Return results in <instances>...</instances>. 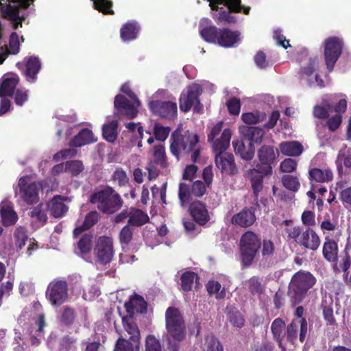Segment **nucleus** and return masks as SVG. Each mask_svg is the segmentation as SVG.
<instances>
[{
	"instance_id": "1",
	"label": "nucleus",
	"mask_w": 351,
	"mask_h": 351,
	"mask_svg": "<svg viewBox=\"0 0 351 351\" xmlns=\"http://www.w3.org/2000/svg\"><path fill=\"white\" fill-rule=\"evenodd\" d=\"M232 133L230 130L223 131L221 136L213 145L215 152V165L223 173L234 175L237 173L233 155L226 152L230 145Z\"/></svg>"
},
{
	"instance_id": "2",
	"label": "nucleus",
	"mask_w": 351,
	"mask_h": 351,
	"mask_svg": "<svg viewBox=\"0 0 351 351\" xmlns=\"http://www.w3.org/2000/svg\"><path fill=\"white\" fill-rule=\"evenodd\" d=\"M171 141L170 150L177 159L182 154H186L193 152L191 159L196 162L199 156V149L197 147L199 138L196 134L189 131L181 133L176 130L171 136Z\"/></svg>"
},
{
	"instance_id": "3",
	"label": "nucleus",
	"mask_w": 351,
	"mask_h": 351,
	"mask_svg": "<svg viewBox=\"0 0 351 351\" xmlns=\"http://www.w3.org/2000/svg\"><path fill=\"white\" fill-rule=\"evenodd\" d=\"M315 282V278L308 271L295 273L291 280L287 292L291 304L295 306L300 304Z\"/></svg>"
},
{
	"instance_id": "4",
	"label": "nucleus",
	"mask_w": 351,
	"mask_h": 351,
	"mask_svg": "<svg viewBox=\"0 0 351 351\" xmlns=\"http://www.w3.org/2000/svg\"><path fill=\"white\" fill-rule=\"evenodd\" d=\"M92 204H97V208L107 214H113L123 206L120 195L111 187H106L90 196Z\"/></svg>"
},
{
	"instance_id": "5",
	"label": "nucleus",
	"mask_w": 351,
	"mask_h": 351,
	"mask_svg": "<svg viewBox=\"0 0 351 351\" xmlns=\"http://www.w3.org/2000/svg\"><path fill=\"white\" fill-rule=\"evenodd\" d=\"M34 0H12L9 4L0 2L1 10L8 19L14 29L22 27V22L26 18V10Z\"/></svg>"
},
{
	"instance_id": "6",
	"label": "nucleus",
	"mask_w": 351,
	"mask_h": 351,
	"mask_svg": "<svg viewBox=\"0 0 351 351\" xmlns=\"http://www.w3.org/2000/svg\"><path fill=\"white\" fill-rule=\"evenodd\" d=\"M239 245L241 263L249 267L261 247V239L254 232L247 231L241 236Z\"/></svg>"
},
{
	"instance_id": "7",
	"label": "nucleus",
	"mask_w": 351,
	"mask_h": 351,
	"mask_svg": "<svg viewBox=\"0 0 351 351\" xmlns=\"http://www.w3.org/2000/svg\"><path fill=\"white\" fill-rule=\"evenodd\" d=\"M121 90L128 95L131 100L123 95H118L114 98V108L120 114L125 115L129 119L134 118L138 114L137 108L140 106V101L128 84H123Z\"/></svg>"
},
{
	"instance_id": "8",
	"label": "nucleus",
	"mask_w": 351,
	"mask_h": 351,
	"mask_svg": "<svg viewBox=\"0 0 351 351\" xmlns=\"http://www.w3.org/2000/svg\"><path fill=\"white\" fill-rule=\"evenodd\" d=\"M166 329L168 336L176 341H182L186 336L183 317L177 308L169 307L165 313Z\"/></svg>"
},
{
	"instance_id": "9",
	"label": "nucleus",
	"mask_w": 351,
	"mask_h": 351,
	"mask_svg": "<svg viewBox=\"0 0 351 351\" xmlns=\"http://www.w3.org/2000/svg\"><path fill=\"white\" fill-rule=\"evenodd\" d=\"M18 187L19 191L16 193L27 204L32 205L38 202V192L41 189L40 183L32 182L28 177H23L19 180Z\"/></svg>"
},
{
	"instance_id": "10",
	"label": "nucleus",
	"mask_w": 351,
	"mask_h": 351,
	"mask_svg": "<svg viewBox=\"0 0 351 351\" xmlns=\"http://www.w3.org/2000/svg\"><path fill=\"white\" fill-rule=\"evenodd\" d=\"M210 5L213 10L217 9V5L223 4L228 6V10H221L219 12L217 20L218 22H226L227 23H237V18L232 15L231 12H241V0H209Z\"/></svg>"
},
{
	"instance_id": "11",
	"label": "nucleus",
	"mask_w": 351,
	"mask_h": 351,
	"mask_svg": "<svg viewBox=\"0 0 351 351\" xmlns=\"http://www.w3.org/2000/svg\"><path fill=\"white\" fill-rule=\"evenodd\" d=\"M202 92L199 85L194 84L187 88L186 93H182L180 98V108L183 112H188L192 106L194 111L199 112L201 106L199 96Z\"/></svg>"
},
{
	"instance_id": "12",
	"label": "nucleus",
	"mask_w": 351,
	"mask_h": 351,
	"mask_svg": "<svg viewBox=\"0 0 351 351\" xmlns=\"http://www.w3.org/2000/svg\"><path fill=\"white\" fill-rule=\"evenodd\" d=\"M343 43L337 37H330L324 41V58L327 69L332 71L342 53Z\"/></svg>"
},
{
	"instance_id": "13",
	"label": "nucleus",
	"mask_w": 351,
	"mask_h": 351,
	"mask_svg": "<svg viewBox=\"0 0 351 351\" xmlns=\"http://www.w3.org/2000/svg\"><path fill=\"white\" fill-rule=\"evenodd\" d=\"M68 295V285L64 280H53L48 285L46 297L53 306L64 302Z\"/></svg>"
},
{
	"instance_id": "14",
	"label": "nucleus",
	"mask_w": 351,
	"mask_h": 351,
	"mask_svg": "<svg viewBox=\"0 0 351 351\" xmlns=\"http://www.w3.org/2000/svg\"><path fill=\"white\" fill-rule=\"evenodd\" d=\"M257 155L262 165H257L256 168L262 170L263 174H271L272 165L278 156V149L273 146L263 145L258 149Z\"/></svg>"
},
{
	"instance_id": "15",
	"label": "nucleus",
	"mask_w": 351,
	"mask_h": 351,
	"mask_svg": "<svg viewBox=\"0 0 351 351\" xmlns=\"http://www.w3.org/2000/svg\"><path fill=\"white\" fill-rule=\"evenodd\" d=\"M95 252L97 261L102 264L109 263L112 258L114 250L112 239L108 237H101L98 239Z\"/></svg>"
},
{
	"instance_id": "16",
	"label": "nucleus",
	"mask_w": 351,
	"mask_h": 351,
	"mask_svg": "<svg viewBox=\"0 0 351 351\" xmlns=\"http://www.w3.org/2000/svg\"><path fill=\"white\" fill-rule=\"evenodd\" d=\"M150 110L162 118L173 119L177 115V104L171 101L154 100L149 102Z\"/></svg>"
},
{
	"instance_id": "17",
	"label": "nucleus",
	"mask_w": 351,
	"mask_h": 351,
	"mask_svg": "<svg viewBox=\"0 0 351 351\" xmlns=\"http://www.w3.org/2000/svg\"><path fill=\"white\" fill-rule=\"evenodd\" d=\"M298 331L300 332V340L303 342L307 333V322L305 319H295L287 326V339L293 343L298 337Z\"/></svg>"
},
{
	"instance_id": "18",
	"label": "nucleus",
	"mask_w": 351,
	"mask_h": 351,
	"mask_svg": "<svg viewBox=\"0 0 351 351\" xmlns=\"http://www.w3.org/2000/svg\"><path fill=\"white\" fill-rule=\"evenodd\" d=\"M70 201L69 197L56 195L47 203V207L53 217L56 218L62 217L69 209L65 202H69Z\"/></svg>"
},
{
	"instance_id": "19",
	"label": "nucleus",
	"mask_w": 351,
	"mask_h": 351,
	"mask_svg": "<svg viewBox=\"0 0 351 351\" xmlns=\"http://www.w3.org/2000/svg\"><path fill=\"white\" fill-rule=\"evenodd\" d=\"M298 243L307 249L316 250L320 245V240L315 231L308 228L302 232Z\"/></svg>"
},
{
	"instance_id": "20",
	"label": "nucleus",
	"mask_w": 351,
	"mask_h": 351,
	"mask_svg": "<svg viewBox=\"0 0 351 351\" xmlns=\"http://www.w3.org/2000/svg\"><path fill=\"white\" fill-rule=\"evenodd\" d=\"M256 221L254 212L252 209L244 208L234 215L232 219V223L242 228L251 226Z\"/></svg>"
},
{
	"instance_id": "21",
	"label": "nucleus",
	"mask_w": 351,
	"mask_h": 351,
	"mask_svg": "<svg viewBox=\"0 0 351 351\" xmlns=\"http://www.w3.org/2000/svg\"><path fill=\"white\" fill-rule=\"evenodd\" d=\"M191 214L199 224L204 225L209 220V215L205 204L199 201L193 202L190 206Z\"/></svg>"
},
{
	"instance_id": "22",
	"label": "nucleus",
	"mask_w": 351,
	"mask_h": 351,
	"mask_svg": "<svg viewBox=\"0 0 351 351\" xmlns=\"http://www.w3.org/2000/svg\"><path fill=\"white\" fill-rule=\"evenodd\" d=\"M239 131L245 138L250 141V147H252L253 143H261L264 134V132L261 128L248 125L241 126Z\"/></svg>"
},
{
	"instance_id": "23",
	"label": "nucleus",
	"mask_w": 351,
	"mask_h": 351,
	"mask_svg": "<svg viewBox=\"0 0 351 351\" xmlns=\"http://www.w3.org/2000/svg\"><path fill=\"white\" fill-rule=\"evenodd\" d=\"M262 170L257 168L250 169L247 171V176L250 179L252 188L256 197L258 196L260 191L263 189V179L265 176L269 174H263Z\"/></svg>"
},
{
	"instance_id": "24",
	"label": "nucleus",
	"mask_w": 351,
	"mask_h": 351,
	"mask_svg": "<svg viewBox=\"0 0 351 351\" xmlns=\"http://www.w3.org/2000/svg\"><path fill=\"white\" fill-rule=\"evenodd\" d=\"M240 41V33L229 29H222L219 45L224 47H232Z\"/></svg>"
},
{
	"instance_id": "25",
	"label": "nucleus",
	"mask_w": 351,
	"mask_h": 351,
	"mask_svg": "<svg viewBox=\"0 0 351 351\" xmlns=\"http://www.w3.org/2000/svg\"><path fill=\"white\" fill-rule=\"evenodd\" d=\"M308 174L311 180L319 183L329 182L333 179V173L329 168H313L309 170Z\"/></svg>"
},
{
	"instance_id": "26",
	"label": "nucleus",
	"mask_w": 351,
	"mask_h": 351,
	"mask_svg": "<svg viewBox=\"0 0 351 351\" xmlns=\"http://www.w3.org/2000/svg\"><path fill=\"white\" fill-rule=\"evenodd\" d=\"M95 141H97V138L95 137L93 132L85 128L82 130L76 136H75L70 144L74 147H81Z\"/></svg>"
},
{
	"instance_id": "27",
	"label": "nucleus",
	"mask_w": 351,
	"mask_h": 351,
	"mask_svg": "<svg viewBox=\"0 0 351 351\" xmlns=\"http://www.w3.org/2000/svg\"><path fill=\"white\" fill-rule=\"evenodd\" d=\"M148 215L140 209L130 208L128 224L130 226H142L149 221Z\"/></svg>"
},
{
	"instance_id": "28",
	"label": "nucleus",
	"mask_w": 351,
	"mask_h": 351,
	"mask_svg": "<svg viewBox=\"0 0 351 351\" xmlns=\"http://www.w3.org/2000/svg\"><path fill=\"white\" fill-rule=\"evenodd\" d=\"M19 45L20 44L18 34L16 32L12 33L9 42L10 50L8 51L3 47H0V64L3 62L9 53H17L19 51Z\"/></svg>"
},
{
	"instance_id": "29",
	"label": "nucleus",
	"mask_w": 351,
	"mask_h": 351,
	"mask_svg": "<svg viewBox=\"0 0 351 351\" xmlns=\"http://www.w3.org/2000/svg\"><path fill=\"white\" fill-rule=\"evenodd\" d=\"M280 149L281 152L289 156H298L303 152V147L298 141H287L280 143Z\"/></svg>"
},
{
	"instance_id": "30",
	"label": "nucleus",
	"mask_w": 351,
	"mask_h": 351,
	"mask_svg": "<svg viewBox=\"0 0 351 351\" xmlns=\"http://www.w3.org/2000/svg\"><path fill=\"white\" fill-rule=\"evenodd\" d=\"M0 212L2 218V222L4 226H10L14 224L18 216L14 211L12 207L9 204H1L0 206Z\"/></svg>"
},
{
	"instance_id": "31",
	"label": "nucleus",
	"mask_w": 351,
	"mask_h": 351,
	"mask_svg": "<svg viewBox=\"0 0 351 351\" xmlns=\"http://www.w3.org/2000/svg\"><path fill=\"white\" fill-rule=\"evenodd\" d=\"M244 286L252 295H261L265 291L263 280L258 276L249 278L244 282Z\"/></svg>"
},
{
	"instance_id": "32",
	"label": "nucleus",
	"mask_w": 351,
	"mask_h": 351,
	"mask_svg": "<svg viewBox=\"0 0 351 351\" xmlns=\"http://www.w3.org/2000/svg\"><path fill=\"white\" fill-rule=\"evenodd\" d=\"M19 82L17 76H12L5 78L0 85V97L12 96Z\"/></svg>"
},
{
	"instance_id": "33",
	"label": "nucleus",
	"mask_w": 351,
	"mask_h": 351,
	"mask_svg": "<svg viewBox=\"0 0 351 351\" xmlns=\"http://www.w3.org/2000/svg\"><path fill=\"white\" fill-rule=\"evenodd\" d=\"M337 244L334 241L326 238L323 246V254L324 258L328 261L334 262L337 259Z\"/></svg>"
},
{
	"instance_id": "34",
	"label": "nucleus",
	"mask_w": 351,
	"mask_h": 351,
	"mask_svg": "<svg viewBox=\"0 0 351 351\" xmlns=\"http://www.w3.org/2000/svg\"><path fill=\"white\" fill-rule=\"evenodd\" d=\"M118 121L112 120L105 123L102 128L103 136L108 142L113 143L118 136Z\"/></svg>"
},
{
	"instance_id": "35",
	"label": "nucleus",
	"mask_w": 351,
	"mask_h": 351,
	"mask_svg": "<svg viewBox=\"0 0 351 351\" xmlns=\"http://www.w3.org/2000/svg\"><path fill=\"white\" fill-rule=\"evenodd\" d=\"M40 62L36 57H30L26 64L25 75L28 81L34 82L40 69Z\"/></svg>"
},
{
	"instance_id": "36",
	"label": "nucleus",
	"mask_w": 351,
	"mask_h": 351,
	"mask_svg": "<svg viewBox=\"0 0 351 351\" xmlns=\"http://www.w3.org/2000/svg\"><path fill=\"white\" fill-rule=\"evenodd\" d=\"M221 29L214 25L206 27L200 30L202 37L207 42L219 43Z\"/></svg>"
},
{
	"instance_id": "37",
	"label": "nucleus",
	"mask_w": 351,
	"mask_h": 351,
	"mask_svg": "<svg viewBox=\"0 0 351 351\" xmlns=\"http://www.w3.org/2000/svg\"><path fill=\"white\" fill-rule=\"evenodd\" d=\"M138 27L136 23H128L121 29V38L123 41H129L136 38Z\"/></svg>"
},
{
	"instance_id": "38",
	"label": "nucleus",
	"mask_w": 351,
	"mask_h": 351,
	"mask_svg": "<svg viewBox=\"0 0 351 351\" xmlns=\"http://www.w3.org/2000/svg\"><path fill=\"white\" fill-rule=\"evenodd\" d=\"M285 323L280 318H276L271 324V329L274 339L278 342L279 346H282V339L285 333Z\"/></svg>"
},
{
	"instance_id": "39",
	"label": "nucleus",
	"mask_w": 351,
	"mask_h": 351,
	"mask_svg": "<svg viewBox=\"0 0 351 351\" xmlns=\"http://www.w3.org/2000/svg\"><path fill=\"white\" fill-rule=\"evenodd\" d=\"M13 238L16 247L22 249L28 239L27 229L22 226L16 227L13 232Z\"/></svg>"
},
{
	"instance_id": "40",
	"label": "nucleus",
	"mask_w": 351,
	"mask_h": 351,
	"mask_svg": "<svg viewBox=\"0 0 351 351\" xmlns=\"http://www.w3.org/2000/svg\"><path fill=\"white\" fill-rule=\"evenodd\" d=\"M232 145L236 154H239L243 159L245 160H250L254 157V149L252 148H249L246 150L245 145L242 141H233Z\"/></svg>"
},
{
	"instance_id": "41",
	"label": "nucleus",
	"mask_w": 351,
	"mask_h": 351,
	"mask_svg": "<svg viewBox=\"0 0 351 351\" xmlns=\"http://www.w3.org/2000/svg\"><path fill=\"white\" fill-rule=\"evenodd\" d=\"M266 117L267 115L265 112L258 111L243 113L241 116V119L243 122L248 125L256 124L262 122L266 119Z\"/></svg>"
},
{
	"instance_id": "42",
	"label": "nucleus",
	"mask_w": 351,
	"mask_h": 351,
	"mask_svg": "<svg viewBox=\"0 0 351 351\" xmlns=\"http://www.w3.org/2000/svg\"><path fill=\"white\" fill-rule=\"evenodd\" d=\"M123 324L125 330L131 335L130 340L136 342L138 339L139 332L136 324L130 317H123L122 319Z\"/></svg>"
},
{
	"instance_id": "43",
	"label": "nucleus",
	"mask_w": 351,
	"mask_h": 351,
	"mask_svg": "<svg viewBox=\"0 0 351 351\" xmlns=\"http://www.w3.org/2000/svg\"><path fill=\"white\" fill-rule=\"evenodd\" d=\"M77 339L69 335L64 336L59 343V351H77Z\"/></svg>"
},
{
	"instance_id": "44",
	"label": "nucleus",
	"mask_w": 351,
	"mask_h": 351,
	"mask_svg": "<svg viewBox=\"0 0 351 351\" xmlns=\"http://www.w3.org/2000/svg\"><path fill=\"white\" fill-rule=\"evenodd\" d=\"M191 194V188L186 183L179 184L178 197L182 207H184L189 202Z\"/></svg>"
},
{
	"instance_id": "45",
	"label": "nucleus",
	"mask_w": 351,
	"mask_h": 351,
	"mask_svg": "<svg viewBox=\"0 0 351 351\" xmlns=\"http://www.w3.org/2000/svg\"><path fill=\"white\" fill-rule=\"evenodd\" d=\"M197 276L192 271H187L182 274L181 277L182 289L184 291H190L192 289L195 280H197Z\"/></svg>"
},
{
	"instance_id": "46",
	"label": "nucleus",
	"mask_w": 351,
	"mask_h": 351,
	"mask_svg": "<svg viewBox=\"0 0 351 351\" xmlns=\"http://www.w3.org/2000/svg\"><path fill=\"white\" fill-rule=\"evenodd\" d=\"M206 289L209 294L215 295L217 298H223L226 295L224 289H221V284L217 281H209L206 285Z\"/></svg>"
},
{
	"instance_id": "47",
	"label": "nucleus",
	"mask_w": 351,
	"mask_h": 351,
	"mask_svg": "<svg viewBox=\"0 0 351 351\" xmlns=\"http://www.w3.org/2000/svg\"><path fill=\"white\" fill-rule=\"evenodd\" d=\"M282 182L285 188L292 191H297L300 186L298 178L291 175L282 176Z\"/></svg>"
},
{
	"instance_id": "48",
	"label": "nucleus",
	"mask_w": 351,
	"mask_h": 351,
	"mask_svg": "<svg viewBox=\"0 0 351 351\" xmlns=\"http://www.w3.org/2000/svg\"><path fill=\"white\" fill-rule=\"evenodd\" d=\"M204 351H223V347L218 339L212 335L207 336Z\"/></svg>"
},
{
	"instance_id": "49",
	"label": "nucleus",
	"mask_w": 351,
	"mask_h": 351,
	"mask_svg": "<svg viewBox=\"0 0 351 351\" xmlns=\"http://www.w3.org/2000/svg\"><path fill=\"white\" fill-rule=\"evenodd\" d=\"M94 6L99 12L105 14H114V11L111 9L112 2L109 0H93Z\"/></svg>"
},
{
	"instance_id": "50",
	"label": "nucleus",
	"mask_w": 351,
	"mask_h": 351,
	"mask_svg": "<svg viewBox=\"0 0 351 351\" xmlns=\"http://www.w3.org/2000/svg\"><path fill=\"white\" fill-rule=\"evenodd\" d=\"M171 131L169 127H165L158 123H156L154 126V134L157 140L160 141H165Z\"/></svg>"
},
{
	"instance_id": "51",
	"label": "nucleus",
	"mask_w": 351,
	"mask_h": 351,
	"mask_svg": "<svg viewBox=\"0 0 351 351\" xmlns=\"http://www.w3.org/2000/svg\"><path fill=\"white\" fill-rule=\"evenodd\" d=\"M133 228L125 225L120 231L119 238L121 245H128L133 237Z\"/></svg>"
},
{
	"instance_id": "52",
	"label": "nucleus",
	"mask_w": 351,
	"mask_h": 351,
	"mask_svg": "<svg viewBox=\"0 0 351 351\" xmlns=\"http://www.w3.org/2000/svg\"><path fill=\"white\" fill-rule=\"evenodd\" d=\"M47 210H48L47 205L40 204L31 212V217L36 218L40 222L45 223L47 219Z\"/></svg>"
},
{
	"instance_id": "53",
	"label": "nucleus",
	"mask_w": 351,
	"mask_h": 351,
	"mask_svg": "<svg viewBox=\"0 0 351 351\" xmlns=\"http://www.w3.org/2000/svg\"><path fill=\"white\" fill-rule=\"evenodd\" d=\"M228 318L230 323L236 327L241 328L244 325L245 320L240 313L236 309H232L228 313Z\"/></svg>"
},
{
	"instance_id": "54",
	"label": "nucleus",
	"mask_w": 351,
	"mask_h": 351,
	"mask_svg": "<svg viewBox=\"0 0 351 351\" xmlns=\"http://www.w3.org/2000/svg\"><path fill=\"white\" fill-rule=\"evenodd\" d=\"M75 317V311L72 308L69 306H64L63 308L62 313L61 315V322L64 325L71 324L74 321Z\"/></svg>"
},
{
	"instance_id": "55",
	"label": "nucleus",
	"mask_w": 351,
	"mask_h": 351,
	"mask_svg": "<svg viewBox=\"0 0 351 351\" xmlns=\"http://www.w3.org/2000/svg\"><path fill=\"white\" fill-rule=\"evenodd\" d=\"M145 351H162L159 340L153 335H148L146 338Z\"/></svg>"
},
{
	"instance_id": "56",
	"label": "nucleus",
	"mask_w": 351,
	"mask_h": 351,
	"mask_svg": "<svg viewBox=\"0 0 351 351\" xmlns=\"http://www.w3.org/2000/svg\"><path fill=\"white\" fill-rule=\"evenodd\" d=\"M130 305L134 311L140 313H145L147 312V303L143 298L139 297L130 301Z\"/></svg>"
},
{
	"instance_id": "57",
	"label": "nucleus",
	"mask_w": 351,
	"mask_h": 351,
	"mask_svg": "<svg viewBox=\"0 0 351 351\" xmlns=\"http://www.w3.org/2000/svg\"><path fill=\"white\" fill-rule=\"evenodd\" d=\"M77 154V150L74 148H68L62 149L53 156V160L55 162H58L60 160L72 158Z\"/></svg>"
},
{
	"instance_id": "58",
	"label": "nucleus",
	"mask_w": 351,
	"mask_h": 351,
	"mask_svg": "<svg viewBox=\"0 0 351 351\" xmlns=\"http://www.w3.org/2000/svg\"><path fill=\"white\" fill-rule=\"evenodd\" d=\"M92 247L91 236L88 234L84 235L78 242V248L83 254L89 252Z\"/></svg>"
},
{
	"instance_id": "59",
	"label": "nucleus",
	"mask_w": 351,
	"mask_h": 351,
	"mask_svg": "<svg viewBox=\"0 0 351 351\" xmlns=\"http://www.w3.org/2000/svg\"><path fill=\"white\" fill-rule=\"evenodd\" d=\"M68 171L71 172L73 176L79 175L84 170V165L80 160L67 161Z\"/></svg>"
},
{
	"instance_id": "60",
	"label": "nucleus",
	"mask_w": 351,
	"mask_h": 351,
	"mask_svg": "<svg viewBox=\"0 0 351 351\" xmlns=\"http://www.w3.org/2000/svg\"><path fill=\"white\" fill-rule=\"evenodd\" d=\"M297 165L296 160L292 158H286L280 163V169L282 172L291 173L296 169Z\"/></svg>"
},
{
	"instance_id": "61",
	"label": "nucleus",
	"mask_w": 351,
	"mask_h": 351,
	"mask_svg": "<svg viewBox=\"0 0 351 351\" xmlns=\"http://www.w3.org/2000/svg\"><path fill=\"white\" fill-rule=\"evenodd\" d=\"M165 150L162 145H158L154 147V156L157 163L165 166Z\"/></svg>"
},
{
	"instance_id": "62",
	"label": "nucleus",
	"mask_w": 351,
	"mask_h": 351,
	"mask_svg": "<svg viewBox=\"0 0 351 351\" xmlns=\"http://www.w3.org/2000/svg\"><path fill=\"white\" fill-rule=\"evenodd\" d=\"M14 95V100L17 106H21L28 99V90L17 89Z\"/></svg>"
},
{
	"instance_id": "63",
	"label": "nucleus",
	"mask_w": 351,
	"mask_h": 351,
	"mask_svg": "<svg viewBox=\"0 0 351 351\" xmlns=\"http://www.w3.org/2000/svg\"><path fill=\"white\" fill-rule=\"evenodd\" d=\"M134 346L129 341L119 338L116 343L114 351H133Z\"/></svg>"
},
{
	"instance_id": "64",
	"label": "nucleus",
	"mask_w": 351,
	"mask_h": 351,
	"mask_svg": "<svg viewBox=\"0 0 351 351\" xmlns=\"http://www.w3.org/2000/svg\"><path fill=\"white\" fill-rule=\"evenodd\" d=\"M338 160L343 161L346 167H351V149H342L339 153Z\"/></svg>"
}]
</instances>
